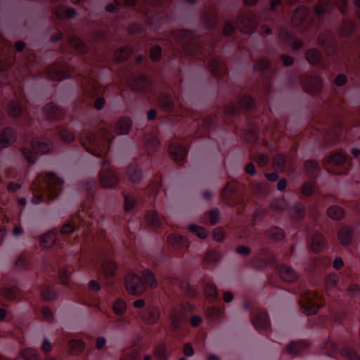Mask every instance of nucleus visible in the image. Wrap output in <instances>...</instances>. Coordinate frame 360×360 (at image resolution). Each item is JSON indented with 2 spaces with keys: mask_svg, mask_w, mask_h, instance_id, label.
Segmentation results:
<instances>
[{
  "mask_svg": "<svg viewBox=\"0 0 360 360\" xmlns=\"http://www.w3.org/2000/svg\"><path fill=\"white\" fill-rule=\"evenodd\" d=\"M207 316L212 320L220 319L223 314L222 310L217 307H212L207 309Z\"/></svg>",
  "mask_w": 360,
  "mask_h": 360,
  "instance_id": "obj_56",
  "label": "nucleus"
},
{
  "mask_svg": "<svg viewBox=\"0 0 360 360\" xmlns=\"http://www.w3.org/2000/svg\"><path fill=\"white\" fill-rule=\"evenodd\" d=\"M168 240L171 243H177L184 246H188L187 238L181 235L171 234L168 236Z\"/></svg>",
  "mask_w": 360,
  "mask_h": 360,
  "instance_id": "obj_57",
  "label": "nucleus"
},
{
  "mask_svg": "<svg viewBox=\"0 0 360 360\" xmlns=\"http://www.w3.org/2000/svg\"><path fill=\"white\" fill-rule=\"evenodd\" d=\"M251 322L257 330H265L269 327L270 322L268 314L266 311H257L252 316Z\"/></svg>",
  "mask_w": 360,
  "mask_h": 360,
  "instance_id": "obj_14",
  "label": "nucleus"
},
{
  "mask_svg": "<svg viewBox=\"0 0 360 360\" xmlns=\"http://www.w3.org/2000/svg\"><path fill=\"white\" fill-rule=\"evenodd\" d=\"M78 224L80 223L79 219L78 217L72 215L70 221L68 223H65L60 229V233L62 234H71L75 231L79 229Z\"/></svg>",
  "mask_w": 360,
  "mask_h": 360,
  "instance_id": "obj_28",
  "label": "nucleus"
},
{
  "mask_svg": "<svg viewBox=\"0 0 360 360\" xmlns=\"http://www.w3.org/2000/svg\"><path fill=\"white\" fill-rule=\"evenodd\" d=\"M17 140V134L15 130L7 127L1 131V148H6L14 143Z\"/></svg>",
  "mask_w": 360,
  "mask_h": 360,
  "instance_id": "obj_20",
  "label": "nucleus"
},
{
  "mask_svg": "<svg viewBox=\"0 0 360 360\" xmlns=\"http://www.w3.org/2000/svg\"><path fill=\"white\" fill-rule=\"evenodd\" d=\"M326 245V239L324 236L319 233H315L313 236L311 248L313 252H319L322 251Z\"/></svg>",
  "mask_w": 360,
  "mask_h": 360,
  "instance_id": "obj_29",
  "label": "nucleus"
},
{
  "mask_svg": "<svg viewBox=\"0 0 360 360\" xmlns=\"http://www.w3.org/2000/svg\"><path fill=\"white\" fill-rule=\"evenodd\" d=\"M285 160L284 155L277 154L274 158V165L276 170L283 172L285 169Z\"/></svg>",
  "mask_w": 360,
  "mask_h": 360,
  "instance_id": "obj_54",
  "label": "nucleus"
},
{
  "mask_svg": "<svg viewBox=\"0 0 360 360\" xmlns=\"http://www.w3.org/2000/svg\"><path fill=\"white\" fill-rule=\"evenodd\" d=\"M127 175L130 180L134 183H138L142 179V174L137 165H131L127 168Z\"/></svg>",
  "mask_w": 360,
  "mask_h": 360,
  "instance_id": "obj_38",
  "label": "nucleus"
},
{
  "mask_svg": "<svg viewBox=\"0 0 360 360\" xmlns=\"http://www.w3.org/2000/svg\"><path fill=\"white\" fill-rule=\"evenodd\" d=\"M70 70L60 64H53L47 70L48 77L54 81H62L70 76Z\"/></svg>",
  "mask_w": 360,
  "mask_h": 360,
  "instance_id": "obj_11",
  "label": "nucleus"
},
{
  "mask_svg": "<svg viewBox=\"0 0 360 360\" xmlns=\"http://www.w3.org/2000/svg\"><path fill=\"white\" fill-rule=\"evenodd\" d=\"M338 282V276L335 274H329L326 278V285L328 288H334Z\"/></svg>",
  "mask_w": 360,
  "mask_h": 360,
  "instance_id": "obj_62",
  "label": "nucleus"
},
{
  "mask_svg": "<svg viewBox=\"0 0 360 360\" xmlns=\"http://www.w3.org/2000/svg\"><path fill=\"white\" fill-rule=\"evenodd\" d=\"M158 103L160 108L165 112H171L174 109V103L171 97L162 95L158 99Z\"/></svg>",
  "mask_w": 360,
  "mask_h": 360,
  "instance_id": "obj_42",
  "label": "nucleus"
},
{
  "mask_svg": "<svg viewBox=\"0 0 360 360\" xmlns=\"http://www.w3.org/2000/svg\"><path fill=\"white\" fill-rule=\"evenodd\" d=\"M220 255L214 250L207 251L205 255L204 262L208 264H214L220 260Z\"/></svg>",
  "mask_w": 360,
  "mask_h": 360,
  "instance_id": "obj_53",
  "label": "nucleus"
},
{
  "mask_svg": "<svg viewBox=\"0 0 360 360\" xmlns=\"http://www.w3.org/2000/svg\"><path fill=\"white\" fill-rule=\"evenodd\" d=\"M320 46L326 51L329 56L335 55L338 51L337 44L330 37H325L320 34L318 37Z\"/></svg>",
  "mask_w": 360,
  "mask_h": 360,
  "instance_id": "obj_16",
  "label": "nucleus"
},
{
  "mask_svg": "<svg viewBox=\"0 0 360 360\" xmlns=\"http://www.w3.org/2000/svg\"><path fill=\"white\" fill-rule=\"evenodd\" d=\"M75 217L79 219L80 223H77L79 228L84 226L91 227L94 224L93 217L91 216V212H90L82 210L79 211L77 214L75 215Z\"/></svg>",
  "mask_w": 360,
  "mask_h": 360,
  "instance_id": "obj_30",
  "label": "nucleus"
},
{
  "mask_svg": "<svg viewBox=\"0 0 360 360\" xmlns=\"http://www.w3.org/2000/svg\"><path fill=\"white\" fill-rule=\"evenodd\" d=\"M59 137L64 141L71 142L75 139V134L67 129H60L58 131Z\"/></svg>",
  "mask_w": 360,
  "mask_h": 360,
  "instance_id": "obj_58",
  "label": "nucleus"
},
{
  "mask_svg": "<svg viewBox=\"0 0 360 360\" xmlns=\"http://www.w3.org/2000/svg\"><path fill=\"white\" fill-rule=\"evenodd\" d=\"M309 13L308 9L304 6H300L295 10L292 15V24L297 27L301 25Z\"/></svg>",
  "mask_w": 360,
  "mask_h": 360,
  "instance_id": "obj_24",
  "label": "nucleus"
},
{
  "mask_svg": "<svg viewBox=\"0 0 360 360\" xmlns=\"http://www.w3.org/2000/svg\"><path fill=\"white\" fill-rule=\"evenodd\" d=\"M274 255L267 249L264 248L259 250V255L252 259L251 265L257 269H264L274 263Z\"/></svg>",
  "mask_w": 360,
  "mask_h": 360,
  "instance_id": "obj_9",
  "label": "nucleus"
},
{
  "mask_svg": "<svg viewBox=\"0 0 360 360\" xmlns=\"http://www.w3.org/2000/svg\"><path fill=\"white\" fill-rule=\"evenodd\" d=\"M135 205V200L134 197L129 195H124V208L126 212L131 211Z\"/></svg>",
  "mask_w": 360,
  "mask_h": 360,
  "instance_id": "obj_64",
  "label": "nucleus"
},
{
  "mask_svg": "<svg viewBox=\"0 0 360 360\" xmlns=\"http://www.w3.org/2000/svg\"><path fill=\"white\" fill-rule=\"evenodd\" d=\"M279 274L281 278L288 283L294 282L298 278L297 272L291 266H281L279 268Z\"/></svg>",
  "mask_w": 360,
  "mask_h": 360,
  "instance_id": "obj_21",
  "label": "nucleus"
},
{
  "mask_svg": "<svg viewBox=\"0 0 360 360\" xmlns=\"http://www.w3.org/2000/svg\"><path fill=\"white\" fill-rule=\"evenodd\" d=\"M354 234V229L351 227L343 226L338 233V240L341 245L346 246L348 245L352 238Z\"/></svg>",
  "mask_w": 360,
  "mask_h": 360,
  "instance_id": "obj_23",
  "label": "nucleus"
},
{
  "mask_svg": "<svg viewBox=\"0 0 360 360\" xmlns=\"http://www.w3.org/2000/svg\"><path fill=\"white\" fill-rule=\"evenodd\" d=\"M267 238L276 241L281 240L285 238L284 231L278 226L271 227L265 232Z\"/></svg>",
  "mask_w": 360,
  "mask_h": 360,
  "instance_id": "obj_32",
  "label": "nucleus"
},
{
  "mask_svg": "<svg viewBox=\"0 0 360 360\" xmlns=\"http://www.w3.org/2000/svg\"><path fill=\"white\" fill-rule=\"evenodd\" d=\"M340 354L347 360H360V356L357 354L356 352L350 348H342Z\"/></svg>",
  "mask_w": 360,
  "mask_h": 360,
  "instance_id": "obj_51",
  "label": "nucleus"
},
{
  "mask_svg": "<svg viewBox=\"0 0 360 360\" xmlns=\"http://www.w3.org/2000/svg\"><path fill=\"white\" fill-rule=\"evenodd\" d=\"M306 214L305 206L301 202L295 203L289 210L290 217L295 220H301Z\"/></svg>",
  "mask_w": 360,
  "mask_h": 360,
  "instance_id": "obj_26",
  "label": "nucleus"
},
{
  "mask_svg": "<svg viewBox=\"0 0 360 360\" xmlns=\"http://www.w3.org/2000/svg\"><path fill=\"white\" fill-rule=\"evenodd\" d=\"M315 189V184L313 181L306 182L302 186V193L306 196L311 195Z\"/></svg>",
  "mask_w": 360,
  "mask_h": 360,
  "instance_id": "obj_59",
  "label": "nucleus"
},
{
  "mask_svg": "<svg viewBox=\"0 0 360 360\" xmlns=\"http://www.w3.org/2000/svg\"><path fill=\"white\" fill-rule=\"evenodd\" d=\"M124 285L127 292L133 295H141L147 290V286L141 278L133 272L125 276Z\"/></svg>",
  "mask_w": 360,
  "mask_h": 360,
  "instance_id": "obj_6",
  "label": "nucleus"
},
{
  "mask_svg": "<svg viewBox=\"0 0 360 360\" xmlns=\"http://www.w3.org/2000/svg\"><path fill=\"white\" fill-rule=\"evenodd\" d=\"M140 315L145 323L151 325L158 321L160 317V311L158 307L151 306L148 307Z\"/></svg>",
  "mask_w": 360,
  "mask_h": 360,
  "instance_id": "obj_15",
  "label": "nucleus"
},
{
  "mask_svg": "<svg viewBox=\"0 0 360 360\" xmlns=\"http://www.w3.org/2000/svg\"><path fill=\"white\" fill-rule=\"evenodd\" d=\"M253 103H254L253 99L251 97L248 96H242L238 102V105H239L240 108H243V109H245V110L249 109L251 107H252Z\"/></svg>",
  "mask_w": 360,
  "mask_h": 360,
  "instance_id": "obj_60",
  "label": "nucleus"
},
{
  "mask_svg": "<svg viewBox=\"0 0 360 360\" xmlns=\"http://www.w3.org/2000/svg\"><path fill=\"white\" fill-rule=\"evenodd\" d=\"M306 171L311 175H316L319 172V165L315 160H308L304 164Z\"/></svg>",
  "mask_w": 360,
  "mask_h": 360,
  "instance_id": "obj_49",
  "label": "nucleus"
},
{
  "mask_svg": "<svg viewBox=\"0 0 360 360\" xmlns=\"http://www.w3.org/2000/svg\"><path fill=\"white\" fill-rule=\"evenodd\" d=\"M64 180L53 172H41L32 185V202L39 204L56 199L60 193Z\"/></svg>",
  "mask_w": 360,
  "mask_h": 360,
  "instance_id": "obj_1",
  "label": "nucleus"
},
{
  "mask_svg": "<svg viewBox=\"0 0 360 360\" xmlns=\"http://www.w3.org/2000/svg\"><path fill=\"white\" fill-rule=\"evenodd\" d=\"M70 46L75 49L76 51L80 53H84L87 51V47L80 39L76 37H70L68 39Z\"/></svg>",
  "mask_w": 360,
  "mask_h": 360,
  "instance_id": "obj_35",
  "label": "nucleus"
},
{
  "mask_svg": "<svg viewBox=\"0 0 360 360\" xmlns=\"http://www.w3.org/2000/svg\"><path fill=\"white\" fill-rule=\"evenodd\" d=\"M132 49L130 46H124L115 52L114 58L117 62L126 60L131 54Z\"/></svg>",
  "mask_w": 360,
  "mask_h": 360,
  "instance_id": "obj_36",
  "label": "nucleus"
},
{
  "mask_svg": "<svg viewBox=\"0 0 360 360\" xmlns=\"http://www.w3.org/2000/svg\"><path fill=\"white\" fill-rule=\"evenodd\" d=\"M204 290L206 297L212 301H215L218 298V292L214 283L208 282L205 285Z\"/></svg>",
  "mask_w": 360,
  "mask_h": 360,
  "instance_id": "obj_41",
  "label": "nucleus"
},
{
  "mask_svg": "<svg viewBox=\"0 0 360 360\" xmlns=\"http://www.w3.org/2000/svg\"><path fill=\"white\" fill-rule=\"evenodd\" d=\"M53 143L51 141H40L34 139L30 146H24L22 150V154L27 161L33 164L36 161L37 154H46L53 149Z\"/></svg>",
  "mask_w": 360,
  "mask_h": 360,
  "instance_id": "obj_3",
  "label": "nucleus"
},
{
  "mask_svg": "<svg viewBox=\"0 0 360 360\" xmlns=\"http://www.w3.org/2000/svg\"><path fill=\"white\" fill-rule=\"evenodd\" d=\"M169 153L170 157L175 161L183 160L186 155V150L178 143L174 142L169 146Z\"/></svg>",
  "mask_w": 360,
  "mask_h": 360,
  "instance_id": "obj_18",
  "label": "nucleus"
},
{
  "mask_svg": "<svg viewBox=\"0 0 360 360\" xmlns=\"http://www.w3.org/2000/svg\"><path fill=\"white\" fill-rule=\"evenodd\" d=\"M302 85L305 91L310 93L319 92L322 89V82L319 76H305Z\"/></svg>",
  "mask_w": 360,
  "mask_h": 360,
  "instance_id": "obj_12",
  "label": "nucleus"
},
{
  "mask_svg": "<svg viewBox=\"0 0 360 360\" xmlns=\"http://www.w3.org/2000/svg\"><path fill=\"white\" fill-rule=\"evenodd\" d=\"M142 276L144 279V283L148 285L151 288H156L158 287V281L154 274L149 269H145L142 272Z\"/></svg>",
  "mask_w": 360,
  "mask_h": 360,
  "instance_id": "obj_39",
  "label": "nucleus"
},
{
  "mask_svg": "<svg viewBox=\"0 0 360 360\" xmlns=\"http://www.w3.org/2000/svg\"><path fill=\"white\" fill-rule=\"evenodd\" d=\"M188 309L184 305H178L169 311V329L172 332L180 331L187 321Z\"/></svg>",
  "mask_w": 360,
  "mask_h": 360,
  "instance_id": "obj_5",
  "label": "nucleus"
},
{
  "mask_svg": "<svg viewBox=\"0 0 360 360\" xmlns=\"http://www.w3.org/2000/svg\"><path fill=\"white\" fill-rule=\"evenodd\" d=\"M101 270L105 278H112L116 274L117 264L110 259H105L101 264Z\"/></svg>",
  "mask_w": 360,
  "mask_h": 360,
  "instance_id": "obj_22",
  "label": "nucleus"
},
{
  "mask_svg": "<svg viewBox=\"0 0 360 360\" xmlns=\"http://www.w3.org/2000/svg\"><path fill=\"white\" fill-rule=\"evenodd\" d=\"M22 112V107L21 104L16 101H12L8 105L9 115L13 117H18Z\"/></svg>",
  "mask_w": 360,
  "mask_h": 360,
  "instance_id": "obj_46",
  "label": "nucleus"
},
{
  "mask_svg": "<svg viewBox=\"0 0 360 360\" xmlns=\"http://www.w3.org/2000/svg\"><path fill=\"white\" fill-rule=\"evenodd\" d=\"M208 65L211 68V72L213 75H218L219 74L221 63L218 59L215 58H210L209 60Z\"/></svg>",
  "mask_w": 360,
  "mask_h": 360,
  "instance_id": "obj_61",
  "label": "nucleus"
},
{
  "mask_svg": "<svg viewBox=\"0 0 360 360\" xmlns=\"http://www.w3.org/2000/svg\"><path fill=\"white\" fill-rule=\"evenodd\" d=\"M56 240V235L53 231H49L40 238V245L44 248L52 247Z\"/></svg>",
  "mask_w": 360,
  "mask_h": 360,
  "instance_id": "obj_34",
  "label": "nucleus"
},
{
  "mask_svg": "<svg viewBox=\"0 0 360 360\" xmlns=\"http://www.w3.org/2000/svg\"><path fill=\"white\" fill-rule=\"evenodd\" d=\"M41 296L44 300H52L56 298L57 292L49 285H44L41 290Z\"/></svg>",
  "mask_w": 360,
  "mask_h": 360,
  "instance_id": "obj_44",
  "label": "nucleus"
},
{
  "mask_svg": "<svg viewBox=\"0 0 360 360\" xmlns=\"http://www.w3.org/2000/svg\"><path fill=\"white\" fill-rule=\"evenodd\" d=\"M172 43L181 46V49L188 53H195V42L194 34L188 30H178L173 32L169 36Z\"/></svg>",
  "mask_w": 360,
  "mask_h": 360,
  "instance_id": "obj_4",
  "label": "nucleus"
},
{
  "mask_svg": "<svg viewBox=\"0 0 360 360\" xmlns=\"http://www.w3.org/2000/svg\"><path fill=\"white\" fill-rule=\"evenodd\" d=\"M347 157L342 153H335L328 155L323 161V165L328 169L329 167H341L345 164Z\"/></svg>",
  "mask_w": 360,
  "mask_h": 360,
  "instance_id": "obj_17",
  "label": "nucleus"
},
{
  "mask_svg": "<svg viewBox=\"0 0 360 360\" xmlns=\"http://www.w3.org/2000/svg\"><path fill=\"white\" fill-rule=\"evenodd\" d=\"M110 140V135H103V140L101 141L89 131L84 132L80 136L82 145L89 153L96 156H102L108 152Z\"/></svg>",
  "mask_w": 360,
  "mask_h": 360,
  "instance_id": "obj_2",
  "label": "nucleus"
},
{
  "mask_svg": "<svg viewBox=\"0 0 360 360\" xmlns=\"http://www.w3.org/2000/svg\"><path fill=\"white\" fill-rule=\"evenodd\" d=\"M189 231L192 233H195V235L202 239L205 238L208 235V231L207 229L202 226H198L195 224H192L188 228Z\"/></svg>",
  "mask_w": 360,
  "mask_h": 360,
  "instance_id": "obj_50",
  "label": "nucleus"
},
{
  "mask_svg": "<svg viewBox=\"0 0 360 360\" xmlns=\"http://www.w3.org/2000/svg\"><path fill=\"white\" fill-rule=\"evenodd\" d=\"M145 220L149 226L153 228H158L161 226V221L156 211H149L146 212Z\"/></svg>",
  "mask_w": 360,
  "mask_h": 360,
  "instance_id": "obj_37",
  "label": "nucleus"
},
{
  "mask_svg": "<svg viewBox=\"0 0 360 360\" xmlns=\"http://www.w3.org/2000/svg\"><path fill=\"white\" fill-rule=\"evenodd\" d=\"M355 29V25L353 22L349 20H344L339 28L340 34L343 37H347L351 34Z\"/></svg>",
  "mask_w": 360,
  "mask_h": 360,
  "instance_id": "obj_45",
  "label": "nucleus"
},
{
  "mask_svg": "<svg viewBox=\"0 0 360 360\" xmlns=\"http://www.w3.org/2000/svg\"><path fill=\"white\" fill-rule=\"evenodd\" d=\"M131 121L129 118H123L117 122L115 131L117 134L124 135L129 132Z\"/></svg>",
  "mask_w": 360,
  "mask_h": 360,
  "instance_id": "obj_33",
  "label": "nucleus"
},
{
  "mask_svg": "<svg viewBox=\"0 0 360 360\" xmlns=\"http://www.w3.org/2000/svg\"><path fill=\"white\" fill-rule=\"evenodd\" d=\"M340 354L347 360H360V356L357 354L356 352L350 348H342Z\"/></svg>",
  "mask_w": 360,
  "mask_h": 360,
  "instance_id": "obj_52",
  "label": "nucleus"
},
{
  "mask_svg": "<svg viewBox=\"0 0 360 360\" xmlns=\"http://www.w3.org/2000/svg\"><path fill=\"white\" fill-rule=\"evenodd\" d=\"M321 57V52L316 49H311L308 50L305 54L306 60L311 65H316L319 63Z\"/></svg>",
  "mask_w": 360,
  "mask_h": 360,
  "instance_id": "obj_40",
  "label": "nucleus"
},
{
  "mask_svg": "<svg viewBox=\"0 0 360 360\" xmlns=\"http://www.w3.org/2000/svg\"><path fill=\"white\" fill-rule=\"evenodd\" d=\"M257 23L255 14L252 13H247L238 18L236 26L242 32L252 33L255 30Z\"/></svg>",
  "mask_w": 360,
  "mask_h": 360,
  "instance_id": "obj_8",
  "label": "nucleus"
},
{
  "mask_svg": "<svg viewBox=\"0 0 360 360\" xmlns=\"http://www.w3.org/2000/svg\"><path fill=\"white\" fill-rule=\"evenodd\" d=\"M321 297L316 292H308L304 297V303L301 306L302 311L309 316L318 312L321 307Z\"/></svg>",
  "mask_w": 360,
  "mask_h": 360,
  "instance_id": "obj_7",
  "label": "nucleus"
},
{
  "mask_svg": "<svg viewBox=\"0 0 360 360\" xmlns=\"http://www.w3.org/2000/svg\"><path fill=\"white\" fill-rule=\"evenodd\" d=\"M44 112L47 118L51 120H56L60 119L63 115V111L56 108L53 103H48L44 108Z\"/></svg>",
  "mask_w": 360,
  "mask_h": 360,
  "instance_id": "obj_25",
  "label": "nucleus"
},
{
  "mask_svg": "<svg viewBox=\"0 0 360 360\" xmlns=\"http://www.w3.org/2000/svg\"><path fill=\"white\" fill-rule=\"evenodd\" d=\"M114 312L117 315H122L125 312L126 304L125 302L122 300L116 301L113 304Z\"/></svg>",
  "mask_w": 360,
  "mask_h": 360,
  "instance_id": "obj_63",
  "label": "nucleus"
},
{
  "mask_svg": "<svg viewBox=\"0 0 360 360\" xmlns=\"http://www.w3.org/2000/svg\"><path fill=\"white\" fill-rule=\"evenodd\" d=\"M309 347V345L306 341H292L287 345L286 351L289 354L297 356Z\"/></svg>",
  "mask_w": 360,
  "mask_h": 360,
  "instance_id": "obj_19",
  "label": "nucleus"
},
{
  "mask_svg": "<svg viewBox=\"0 0 360 360\" xmlns=\"http://www.w3.org/2000/svg\"><path fill=\"white\" fill-rule=\"evenodd\" d=\"M203 24L207 28H212L215 26L217 23V15L214 12L209 14H205L202 17Z\"/></svg>",
  "mask_w": 360,
  "mask_h": 360,
  "instance_id": "obj_48",
  "label": "nucleus"
},
{
  "mask_svg": "<svg viewBox=\"0 0 360 360\" xmlns=\"http://www.w3.org/2000/svg\"><path fill=\"white\" fill-rule=\"evenodd\" d=\"M287 207L288 203L283 198H276L270 203V208L274 212H281L285 210Z\"/></svg>",
  "mask_w": 360,
  "mask_h": 360,
  "instance_id": "obj_43",
  "label": "nucleus"
},
{
  "mask_svg": "<svg viewBox=\"0 0 360 360\" xmlns=\"http://www.w3.org/2000/svg\"><path fill=\"white\" fill-rule=\"evenodd\" d=\"M129 85L134 91L144 92L150 89V81L143 75L134 77L129 81Z\"/></svg>",
  "mask_w": 360,
  "mask_h": 360,
  "instance_id": "obj_13",
  "label": "nucleus"
},
{
  "mask_svg": "<svg viewBox=\"0 0 360 360\" xmlns=\"http://www.w3.org/2000/svg\"><path fill=\"white\" fill-rule=\"evenodd\" d=\"M68 354L70 355H79L84 349V343L79 340H71L68 342Z\"/></svg>",
  "mask_w": 360,
  "mask_h": 360,
  "instance_id": "obj_31",
  "label": "nucleus"
},
{
  "mask_svg": "<svg viewBox=\"0 0 360 360\" xmlns=\"http://www.w3.org/2000/svg\"><path fill=\"white\" fill-rule=\"evenodd\" d=\"M119 182L117 174L110 169H101L99 172V184L106 188H115Z\"/></svg>",
  "mask_w": 360,
  "mask_h": 360,
  "instance_id": "obj_10",
  "label": "nucleus"
},
{
  "mask_svg": "<svg viewBox=\"0 0 360 360\" xmlns=\"http://www.w3.org/2000/svg\"><path fill=\"white\" fill-rule=\"evenodd\" d=\"M326 214L330 219L340 221L345 218L346 212L340 206L332 205L327 209Z\"/></svg>",
  "mask_w": 360,
  "mask_h": 360,
  "instance_id": "obj_27",
  "label": "nucleus"
},
{
  "mask_svg": "<svg viewBox=\"0 0 360 360\" xmlns=\"http://www.w3.org/2000/svg\"><path fill=\"white\" fill-rule=\"evenodd\" d=\"M22 357L25 360H39V357L37 352L31 348H27L22 351Z\"/></svg>",
  "mask_w": 360,
  "mask_h": 360,
  "instance_id": "obj_55",
  "label": "nucleus"
},
{
  "mask_svg": "<svg viewBox=\"0 0 360 360\" xmlns=\"http://www.w3.org/2000/svg\"><path fill=\"white\" fill-rule=\"evenodd\" d=\"M331 0H319V4L314 6L316 14L319 16L328 11L331 7Z\"/></svg>",
  "mask_w": 360,
  "mask_h": 360,
  "instance_id": "obj_47",
  "label": "nucleus"
}]
</instances>
